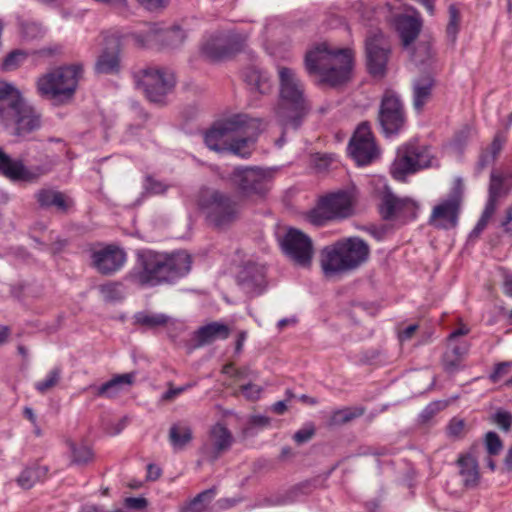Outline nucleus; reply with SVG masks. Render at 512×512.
<instances>
[{
  "label": "nucleus",
  "mask_w": 512,
  "mask_h": 512,
  "mask_svg": "<svg viewBox=\"0 0 512 512\" xmlns=\"http://www.w3.org/2000/svg\"><path fill=\"white\" fill-rule=\"evenodd\" d=\"M263 122L247 114L238 113L218 120L205 133L206 146L215 152H230L242 158L248 157Z\"/></svg>",
  "instance_id": "f257e3e1"
},
{
  "label": "nucleus",
  "mask_w": 512,
  "mask_h": 512,
  "mask_svg": "<svg viewBox=\"0 0 512 512\" xmlns=\"http://www.w3.org/2000/svg\"><path fill=\"white\" fill-rule=\"evenodd\" d=\"M0 124L13 137L26 140L42 126V114L12 84L0 82Z\"/></svg>",
  "instance_id": "f03ea898"
},
{
  "label": "nucleus",
  "mask_w": 512,
  "mask_h": 512,
  "mask_svg": "<svg viewBox=\"0 0 512 512\" xmlns=\"http://www.w3.org/2000/svg\"><path fill=\"white\" fill-rule=\"evenodd\" d=\"M354 55L349 48H336L327 42L311 47L305 55L309 75L322 84L337 86L347 82L352 73Z\"/></svg>",
  "instance_id": "7ed1b4c3"
},
{
  "label": "nucleus",
  "mask_w": 512,
  "mask_h": 512,
  "mask_svg": "<svg viewBox=\"0 0 512 512\" xmlns=\"http://www.w3.org/2000/svg\"><path fill=\"white\" fill-rule=\"evenodd\" d=\"M139 264L141 269L135 276L136 281L142 285L155 286L185 276L190 271L191 258L184 251L168 255L144 250L139 253Z\"/></svg>",
  "instance_id": "20e7f679"
},
{
  "label": "nucleus",
  "mask_w": 512,
  "mask_h": 512,
  "mask_svg": "<svg viewBox=\"0 0 512 512\" xmlns=\"http://www.w3.org/2000/svg\"><path fill=\"white\" fill-rule=\"evenodd\" d=\"M279 103L276 116L285 128L296 129L307 112L304 85L290 67L278 65Z\"/></svg>",
  "instance_id": "39448f33"
},
{
  "label": "nucleus",
  "mask_w": 512,
  "mask_h": 512,
  "mask_svg": "<svg viewBox=\"0 0 512 512\" xmlns=\"http://www.w3.org/2000/svg\"><path fill=\"white\" fill-rule=\"evenodd\" d=\"M369 255L368 245L358 237H350L326 246L321 251V267L327 276L356 269Z\"/></svg>",
  "instance_id": "423d86ee"
},
{
  "label": "nucleus",
  "mask_w": 512,
  "mask_h": 512,
  "mask_svg": "<svg viewBox=\"0 0 512 512\" xmlns=\"http://www.w3.org/2000/svg\"><path fill=\"white\" fill-rule=\"evenodd\" d=\"M81 67L69 65L59 67L38 78V94L55 105L69 102L77 89Z\"/></svg>",
  "instance_id": "0eeeda50"
},
{
  "label": "nucleus",
  "mask_w": 512,
  "mask_h": 512,
  "mask_svg": "<svg viewBox=\"0 0 512 512\" xmlns=\"http://www.w3.org/2000/svg\"><path fill=\"white\" fill-rule=\"evenodd\" d=\"M438 165L439 161L429 146L413 141L398 148L390 171L394 179L404 181L410 174Z\"/></svg>",
  "instance_id": "6e6552de"
},
{
  "label": "nucleus",
  "mask_w": 512,
  "mask_h": 512,
  "mask_svg": "<svg viewBox=\"0 0 512 512\" xmlns=\"http://www.w3.org/2000/svg\"><path fill=\"white\" fill-rule=\"evenodd\" d=\"M357 194L354 188L338 190L320 198L317 206L308 214V221L320 226L324 222L344 219L354 213Z\"/></svg>",
  "instance_id": "1a4fd4ad"
},
{
  "label": "nucleus",
  "mask_w": 512,
  "mask_h": 512,
  "mask_svg": "<svg viewBox=\"0 0 512 512\" xmlns=\"http://www.w3.org/2000/svg\"><path fill=\"white\" fill-rule=\"evenodd\" d=\"M199 206L206 219L216 227H224L233 222L239 208L230 197L218 191H207L202 194Z\"/></svg>",
  "instance_id": "9d476101"
},
{
  "label": "nucleus",
  "mask_w": 512,
  "mask_h": 512,
  "mask_svg": "<svg viewBox=\"0 0 512 512\" xmlns=\"http://www.w3.org/2000/svg\"><path fill=\"white\" fill-rule=\"evenodd\" d=\"M273 171L259 167L236 168L233 172V181L243 194L259 195L266 194L272 183Z\"/></svg>",
  "instance_id": "9b49d317"
},
{
  "label": "nucleus",
  "mask_w": 512,
  "mask_h": 512,
  "mask_svg": "<svg viewBox=\"0 0 512 512\" xmlns=\"http://www.w3.org/2000/svg\"><path fill=\"white\" fill-rule=\"evenodd\" d=\"M390 50V43L380 30L369 31L365 40V51L367 66L373 76L384 75Z\"/></svg>",
  "instance_id": "f8f14e48"
},
{
  "label": "nucleus",
  "mask_w": 512,
  "mask_h": 512,
  "mask_svg": "<svg viewBox=\"0 0 512 512\" xmlns=\"http://www.w3.org/2000/svg\"><path fill=\"white\" fill-rule=\"evenodd\" d=\"M51 168V163L29 168L23 159H14L0 148V174L13 182H34L47 174Z\"/></svg>",
  "instance_id": "ddd939ff"
},
{
  "label": "nucleus",
  "mask_w": 512,
  "mask_h": 512,
  "mask_svg": "<svg viewBox=\"0 0 512 512\" xmlns=\"http://www.w3.org/2000/svg\"><path fill=\"white\" fill-rule=\"evenodd\" d=\"M509 190H512V176L502 177L493 172L490 179L487 203L479 221L469 234L470 240L477 238L483 232L489 220L493 216L500 198L504 196Z\"/></svg>",
  "instance_id": "4468645a"
},
{
  "label": "nucleus",
  "mask_w": 512,
  "mask_h": 512,
  "mask_svg": "<svg viewBox=\"0 0 512 512\" xmlns=\"http://www.w3.org/2000/svg\"><path fill=\"white\" fill-rule=\"evenodd\" d=\"M349 155L360 165H368L379 154L371 128L367 123H361L355 130L348 145Z\"/></svg>",
  "instance_id": "2eb2a0df"
},
{
  "label": "nucleus",
  "mask_w": 512,
  "mask_h": 512,
  "mask_svg": "<svg viewBox=\"0 0 512 512\" xmlns=\"http://www.w3.org/2000/svg\"><path fill=\"white\" fill-rule=\"evenodd\" d=\"M379 121L386 136L399 133L405 126V114L399 96L386 91L380 107Z\"/></svg>",
  "instance_id": "dca6fc26"
},
{
  "label": "nucleus",
  "mask_w": 512,
  "mask_h": 512,
  "mask_svg": "<svg viewBox=\"0 0 512 512\" xmlns=\"http://www.w3.org/2000/svg\"><path fill=\"white\" fill-rule=\"evenodd\" d=\"M139 84L151 102L161 103L173 88L175 77L170 71L149 68L143 71Z\"/></svg>",
  "instance_id": "f3484780"
},
{
  "label": "nucleus",
  "mask_w": 512,
  "mask_h": 512,
  "mask_svg": "<svg viewBox=\"0 0 512 512\" xmlns=\"http://www.w3.org/2000/svg\"><path fill=\"white\" fill-rule=\"evenodd\" d=\"M285 255L300 266L311 263L314 250L311 239L298 229L290 228L281 240Z\"/></svg>",
  "instance_id": "a211bd4d"
},
{
  "label": "nucleus",
  "mask_w": 512,
  "mask_h": 512,
  "mask_svg": "<svg viewBox=\"0 0 512 512\" xmlns=\"http://www.w3.org/2000/svg\"><path fill=\"white\" fill-rule=\"evenodd\" d=\"M122 42L117 33H103L98 46V74H116L121 69Z\"/></svg>",
  "instance_id": "6ab92c4d"
},
{
  "label": "nucleus",
  "mask_w": 512,
  "mask_h": 512,
  "mask_svg": "<svg viewBox=\"0 0 512 512\" xmlns=\"http://www.w3.org/2000/svg\"><path fill=\"white\" fill-rule=\"evenodd\" d=\"M378 181L382 183L385 191L383 192L380 213L384 219H400L409 220L416 217L417 204L411 199L396 197L390 190L387 189L383 179L379 178Z\"/></svg>",
  "instance_id": "aec40b11"
},
{
  "label": "nucleus",
  "mask_w": 512,
  "mask_h": 512,
  "mask_svg": "<svg viewBox=\"0 0 512 512\" xmlns=\"http://www.w3.org/2000/svg\"><path fill=\"white\" fill-rule=\"evenodd\" d=\"M461 193L462 184L460 180H457L450 196L434 207L430 218V221L434 226L443 229H449L456 226Z\"/></svg>",
  "instance_id": "412c9836"
},
{
  "label": "nucleus",
  "mask_w": 512,
  "mask_h": 512,
  "mask_svg": "<svg viewBox=\"0 0 512 512\" xmlns=\"http://www.w3.org/2000/svg\"><path fill=\"white\" fill-rule=\"evenodd\" d=\"M126 253L118 245L98 247V273L110 275L119 271L126 262Z\"/></svg>",
  "instance_id": "4be33fe9"
},
{
  "label": "nucleus",
  "mask_w": 512,
  "mask_h": 512,
  "mask_svg": "<svg viewBox=\"0 0 512 512\" xmlns=\"http://www.w3.org/2000/svg\"><path fill=\"white\" fill-rule=\"evenodd\" d=\"M238 279L245 292L252 296L259 295L265 290V269L262 265L245 266Z\"/></svg>",
  "instance_id": "5701e85b"
},
{
  "label": "nucleus",
  "mask_w": 512,
  "mask_h": 512,
  "mask_svg": "<svg viewBox=\"0 0 512 512\" xmlns=\"http://www.w3.org/2000/svg\"><path fill=\"white\" fill-rule=\"evenodd\" d=\"M234 50L230 37L215 36L203 44L201 53L207 60L218 61L230 55Z\"/></svg>",
  "instance_id": "b1692460"
},
{
  "label": "nucleus",
  "mask_w": 512,
  "mask_h": 512,
  "mask_svg": "<svg viewBox=\"0 0 512 512\" xmlns=\"http://www.w3.org/2000/svg\"><path fill=\"white\" fill-rule=\"evenodd\" d=\"M394 25L402 39L403 45L407 47L418 36L421 22L418 15L413 12V14L397 16Z\"/></svg>",
  "instance_id": "393cba45"
},
{
  "label": "nucleus",
  "mask_w": 512,
  "mask_h": 512,
  "mask_svg": "<svg viewBox=\"0 0 512 512\" xmlns=\"http://www.w3.org/2000/svg\"><path fill=\"white\" fill-rule=\"evenodd\" d=\"M230 330L228 326L219 322H212L200 327L194 335V340L198 346L210 344L216 340L226 339Z\"/></svg>",
  "instance_id": "a878e982"
},
{
  "label": "nucleus",
  "mask_w": 512,
  "mask_h": 512,
  "mask_svg": "<svg viewBox=\"0 0 512 512\" xmlns=\"http://www.w3.org/2000/svg\"><path fill=\"white\" fill-rule=\"evenodd\" d=\"M36 199L41 207H55L60 212H67L73 205V201L65 194L52 189H41L36 194Z\"/></svg>",
  "instance_id": "bb28decb"
},
{
  "label": "nucleus",
  "mask_w": 512,
  "mask_h": 512,
  "mask_svg": "<svg viewBox=\"0 0 512 512\" xmlns=\"http://www.w3.org/2000/svg\"><path fill=\"white\" fill-rule=\"evenodd\" d=\"M245 81L251 89L260 94H268L272 91L273 83L270 75L258 66H252L245 72Z\"/></svg>",
  "instance_id": "cd10ccee"
},
{
  "label": "nucleus",
  "mask_w": 512,
  "mask_h": 512,
  "mask_svg": "<svg viewBox=\"0 0 512 512\" xmlns=\"http://www.w3.org/2000/svg\"><path fill=\"white\" fill-rule=\"evenodd\" d=\"M434 80L430 75H425L417 78L413 83V105L414 108L421 112L430 100Z\"/></svg>",
  "instance_id": "c85d7f7f"
},
{
  "label": "nucleus",
  "mask_w": 512,
  "mask_h": 512,
  "mask_svg": "<svg viewBox=\"0 0 512 512\" xmlns=\"http://www.w3.org/2000/svg\"><path fill=\"white\" fill-rule=\"evenodd\" d=\"M459 473L465 486H474L480 475L478 463L472 452L463 454L458 459Z\"/></svg>",
  "instance_id": "c756f323"
},
{
  "label": "nucleus",
  "mask_w": 512,
  "mask_h": 512,
  "mask_svg": "<svg viewBox=\"0 0 512 512\" xmlns=\"http://www.w3.org/2000/svg\"><path fill=\"white\" fill-rule=\"evenodd\" d=\"M134 380V373H126L115 376L109 382L104 384L100 389H98V395L114 397L124 391H127L129 387L134 383Z\"/></svg>",
  "instance_id": "7c9ffc66"
},
{
  "label": "nucleus",
  "mask_w": 512,
  "mask_h": 512,
  "mask_svg": "<svg viewBox=\"0 0 512 512\" xmlns=\"http://www.w3.org/2000/svg\"><path fill=\"white\" fill-rule=\"evenodd\" d=\"M192 439L190 426L184 422H178L171 426L169 440L174 450H182Z\"/></svg>",
  "instance_id": "2f4dec72"
},
{
  "label": "nucleus",
  "mask_w": 512,
  "mask_h": 512,
  "mask_svg": "<svg viewBox=\"0 0 512 512\" xmlns=\"http://www.w3.org/2000/svg\"><path fill=\"white\" fill-rule=\"evenodd\" d=\"M47 473V466L34 465L32 467H27L17 478V483L23 489H30L35 485V483L44 479Z\"/></svg>",
  "instance_id": "473e14b6"
},
{
  "label": "nucleus",
  "mask_w": 512,
  "mask_h": 512,
  "mask_svg": "<svg viewBox=\"0 0 512 512\" xmlns=\"http://www.w3.org/2000/svg\"><path fill=\"white\" fill-rule=\"evenodd\" d=\"M210 442L215 451L221 452L231 445L232 437L223 425L216 424L211 430Z\"/></svg>",
  "instance_id": "72a5a7b5"
},
{
  "label": "nucleus",
  "mask_w": 512,
  "mask_h": 512,
  "mask_svg": "<svg viewBox=\"0 0 512 512\" xmlns=\"http://www.w3.org/2000/svg\"><path fill=\"white\" fill-rule=\"evenodd\" d=\"M215 497L214 489H209L198 494L193 500L181 509V512H203Z\"/></svg>",
  "instance_id": "f704fd0d"
},
{
  "label": "nucleus",
  "mask_w": 512,
  "mask_h": 512,
  "mask_svg": "<svg viewBox=\"0 0 512 512\" xmlns=\"http://www.w3.org/2000/svg\"><path fill=\"white\" fill-rule=\"evenodd\" d=\"M27 54L22 50L11 51L3 59L1 69L5 72L14 71L26 60Z\"/></svg>",
  "instance_id": "c9c22d12"
},
{
  "label": "nucleus",
  "mask_w": 512,
  "mask_h": 512,
  "mask_svg": "<svg viewBox=\"0 0 512 512\" xmlns=\"http://www.w3.org/2000/svg\"><path fill=\"white\" fill-rule=\"evenodd\" d=\"M69 448L72 453V463L82 465L92 458V450L85 445L77 446L73 442H69Z\"/></svg>",
  "instance_id": "e433bc0d"
},
{
  "label": "nucleus",
  "mask_w": 512,
  "mask_h": 512,
  "mask_svg": "<svg viewBox=\"0 0 512 512\" xmlns=\"http://www.w3.org/2000/svg\"><path fill=\"white\" fill-rule=\"evenodd\" d=\"M60 377L61 370L59 368H54L48 373L47 377L44 380L35 383V389L38 392L44 394L48 390L52 389L57 385V383L60 380Z\"/></svg>",
  "instance_id": "4c0bfd02"
},
{
  "label": "nucleus",
  "mask_w": 512,
  "mask_h": 512,
  "mask_svg": "<svg viewBox=\"0 0 512 512\" xmlns=\"http://www.w3.org/2000/svg\"><path fill=\"white\" fill-rule=\"evenodd\" d=\"M136 320L142 325L156 327L165 324L168 318L163 314L139 313L136 315Z\"/></svg>",
  "instance_id": "58836bf2"
},
{
  "label": "nucleus",
  "mask_w": 512,
  "mask_h": 512,
  "mask_svg": "<svg viewBox=\"0 0 512 512\" xmlns=\"http://www.w3.org/2000/svg\"><path fill=\"white\" fill-rule=\"evenodd\" d=\"M100 292L107 301H115L123 297L122 286L116 283L102 285Z\"/></svg>",
  "instance_id": "ea45409f"
},
{
  "label": "nucleus",
  "mask_w": 512,
  "mask_h": 512,
  "mask_svg": "<svg viewBox=\"0 0 512 512\" xmlns=\"http://www.w3.org/2000/svg\"><path fill=\"white\" fill-rule=\"evenodd\" d=\"M485 446L489 455H497L502 450V441L495 432H488L485 436Z\"/></svg>",
  "instance_id": "a19ab883"
},
{
  "label": "nucleus",
  "mask_w": 512,
  "mask_h": 512,
  "mask_svg": "<svg viewBox=\"0 0 512 512\" xmlns=\"http://www.w3.org/2000/svg\"><path fill=\"white\" fill-rule=\"evenodd\" d=\"M165 38L169 41V46L176 47L185 40L186 33L181 28L174 27L165 33Z\"/></svg>",
  "instance_id": "79ce46f5"
},
{
  "label": "nucleus",
  "mask_w": 512,
  "mask_h": 512,
  "mask_svg": "<svg viewBox=\"0 0 512 512\" xmlns=\"http://www.w3.org/2000/svg\"><path fill=\"white\" fill-rule=\"evenodd\" d=\"M493 420L504 431H508L512 425V415L507 411L496 412Z\"/></svg>",
  "instance_id": "37998d69"
},
{
  "label": "nucleus",
  "mask_w": 512,
  "mask_h": 512,
  "mask_svg": "<svg viewBox=\"0 0 512 512\" xmlns=\"http://www.w3.org/2000/svg\"><path fill=\"white\" fill-rule=\"evenodd\" d=\"M242 394L251 400L258 399L261 394V387L252 383H239Z\"/></svg>",
  "instance_id": "c03bdc74"
},
{
  "label": "nucleus",
  "mask_w": 512,
  "mask_h": 512,
  "mask_svg": "<svg viewBox=\"0 0 512 512\" xmlns=\"http://www.w3.org/2000/svg\"><path fill=\"white\" fill-rule=\"evenodd\" d=\"M512 368V362H501L495 366L493 373L490 375V379L492 382H497L504 375H506L510 369Z\"/></svg>",
  "instance_id": "a18cd8bd"
},
{
  "label": "nucleus",
  "mask_w": 512,
  "mask_h": 512,
  "mask_svg": "<svg viewBox=\"0 0 512 512\" xmlns=\"http://www.w3.org/2000/svg\"><path fill=\"white\" fill-rule=\"evenodd\" d=\"M465 422L461 419H452L447 427V432L451 437H459L464 433Z\"/></svg>",
  "instance_id": "49530a36"
},
{
  "label": "nucleus",
  "mask_w": 512,
  "mask_h": 512,
  "mask_svg": "<svg viewBox=\"0 0 512 512\" xmlns=\"http://www.w3.org/2000/svg\"><path fill=\"white\" fill-rule=\"evenodd\" d=\"M137 2L149 11H156L165 8L170 0H137Z\"/></svg>",
  "instance_id": "de8ad7c7"
},
{
  "label": "nucleus",
  "mask_w": 512,
  "mask_h": 512,
  "mask_svg": "<svg viewBox=\"0 0 512 512\" xmlns=\"http://www.w3.org/2000/svg\"><path fill=\"white\" fill-rule=\"evenodd\" d=\"M125 506L133 510H143L147 506V501L143 497H129L125 499Z\"/></svg>",
  "instance_id": "09e8293b"
},
{
  "label": "nucleus",
  "mask_w": 512,
  "mask_h": 512,
  "mask_svg": "<svg viewBox=\"0 0 512 512\" xmlns=\"http://www.w3.org/2000/svg\"><path fill=\"white\" fill-rule=\"evenodd\" d=\"M223 373L226 375H234L239 381L245 378H249L251 373H248L246 370H236L233 365L229 364L224 366Z\"/></svg>",
  "instance_id": "8fccbe9b"
},
{
  "label": "nucleus",
  "mask_w": 512,
  "mask_h": 512,
  "mask_svg": "<svg viewBox=\"0 0 512 512\" xmlns=\"http://www.w3.org/2000/svg\"><path fill=\"white\" fill-rule=\"evenodd\" d=\"M450 22L447 27V32L449 35L455 36L457 33V22H458V14L455 7H450Z\"/></svg>",
  "instance_id": "3c124183"
},
{
  "label": "nucleus",
  "mask_w": 512,
  "mask_h": 512,
  "mask_svg": "<svg viewBox=\"0 0 512 512\" xmlns=\"http://www.w3.org/2000/svg\"><path fill=\"white\" fill-rule=\"evenodd\" d=\"M190 387H191V385H184V386H180V387H176V388H170L168 391H166L163 394L162 399L167 400V401L173 400L176 397H178L180 394L185 392Z\"/></svg>",
  "instance_id": "603ef678"
},
{
  "label": "nucleus",
  "mask_w": 512,
  "mask_h": 512,
  "mask_svg": "<svg viewBox=\"0 0 512 512\" xmlns=\"http://www.w3.org/2000/svg\"><path fill=\"white\" fill-rule=\"evenodd\" d=\"M313 432H314V430L312 427L301 429L294 434V440L297 443L306 442L311 438V436L313 435Z\"/></svg>",
  "instance_id": "864d4df0"
},
{
  "label": "nucleus",
  "mask_w": 512,
  "mask_h": 512,
  "mask_svg": "<svg viewBox=\"0 0 512 512\" xmlns=\"http://www.w3.org/2000/svg\"><path fill=\"white\" fill-rule=\"evenodd\" d=\"M146 189L150 193L160 194V193H163L166 188H165V186L162 183L154 181L151 178H148L147 182H146Z\"/></svg>",
  "instance_id": "5fc2aeb1"
},
{
  "label": "nucleus",
  "mask_w": 512,
  "mask_h": 512,
  "mask_svg": "<svg viewBox=\"0 0 512 512\" xmlns=\"http://www.w3.org/2000/svg\"><path fill=\"white\" fill-rule=\"evenodd\" d=\"M501 226L506 233L512 236V205L507 209L506 215L501 222Z\"/></svg>",
  "instance_id": "6e6d98bb"
},
{
  "label": "nucleus",
  "mask_w": 512,
  "mask_h": 512,
  "mask_svg": "<svg viewBox=\"0 0 512 512\" xmlns=\"http://www.w3.org/2000/svg\"><path fill=\"white\" fill-rule=\"evenodd\" d=\"M355 415L349 410H340L334 414V422H346L354 418Z\"/></svg>",
  "instance_id": "4d7b16f0"
},
{
  "label": "nucleus",
  "mask_w": 512,
  "mask_h": 512,
  "mask_svg": "<svg viewBox=\"0 0 512 512\" xmlns=\"http://www.w3.org/2000/svg\"><path fill=\"white\" fill-rule=\"evenodd\" d=\"M417 329V325L415 324H412V325H409L408 327H406L400 334H399V338L401 341H405V340H408L410 339L413 334L415 333Z\"/></svg>",
  "instance_id": "13d9d810"
},
{
  "label": "nucleus",
  "mask_w": 512,
  "mask_h": 512,
  "mask_svg": "<svg viewBox=\"0 0 512 512\" xmlns=\"http://www.w3.org/2000/svg\"><path fill=\"white\" fill-rule=\"evenodd\" d=\"M468 332H469V329L465 326H461L460 328H458L457 330L452 332L449 337V345L450 346L454 345V341L457 337L466 335Z\"/></svg>",
  "instance_id": "bf43d9fd"
},
{
  "label": "nucleus",
  "mask_w": 512,
  "mask_h": 512,
  "mask_svg": "<svg viewBox=\"0 0 512 512\" xmlns=\"http://www.w3.org/2000/svg\"><path fill=\"white\" fill-rule=\"evenodd\" d=\"M147 473H148V475H147L148 479L156 480L160 476L161 471H160L159 467H157L155 465H149Z\"/></svg>",
  "instance_id": "052dcab7"
},
{
  "label": "nucleus",
  "mask_w": 512,
  "mask_h": 512,
  "mask_svg": "<svg viewBox=\"0 0 512 512\" xmlns=\"http://www.w3.org/2000/svg\"><path fill=\"white\" fill-rule=\"evenodd\" d=\"M287 409L285 401H278L272 405V411L276 414H283Z\"/></svg>",
  "instance_id": "680f3d73"
},
{
  "label": "nucleus",
  "mask_w": 512,
  "mask_h": 512,
  "mask_svg": "<svg viewBox=\"0 0 512 512\" xmlns=\"http://www.w3.org/2000/svg\"><path fill=\"white\" fill-rule=\"evenodd\" d=\"M422 52H423V53H426L429 57H431L430 48H429L428 46H426V45H420V46L418 47V49H417V52H416V53H415V55L413 56V60H414L415 62L420 61V60H419V54H420V53H422Z\"/></svg>",
  "instance_id": "e2e57ef3"
},
{
  "label": "nucleus",
  "mask_w": 512,
  "mask_h": 512,
  "mask_svg": "<svg viewBox=\"0 0 512 512\" xmlns=\"http://www.w3.org/2000/svg\"><path fill=\"white\" fill-rule=\"evenodd\" d=\"M504 292L512 297V275H507L504 280Z\"/></svg>",
  "instance_id": "0e129e2a"
},
{
  "label": "nucleus",
  "mask_w": 512,
  "mask_h": 512,
  "mask_svg": "<svg viewBox=\"0 0 512 512\" xmlns=\"http://www.w3.org/2000/svg\"><path fill=\"white\" fill-rule=\"evenodd\" d=\"M468 350V347L467 345H463L461 347H458V346H454L453 347V354L457 357V358H460L462 355H464Z\"/></svg>",
  "instance_id": "69168bd1"
},
{
  "label": "nucleus",
  "mask_w": 512,
  "mask_h": 512,
  "mask_svg": "<svg viewBox=\"0 0 512 512\" xmlns=\"http://www.w3.org/2000/svg\"><path fill=\"white\" fill-rule=\"evenodd\" d=\"M491 149H492V155L490 156V158H494L495 155L500 151L501 149V143L498 139H495L493 141V143L491 144Z\"/></svg>",
  "instance_id": "338daca9"
},
{
  "label": "nucleus",
  "mask_w": 512,
  "mask_h": 512,
  "mask_svg": "<svg viewBox=\"0 0 512 512\" xmlns=\"http://www.w3.org/2000/svg\"><path fill=\"white\" fill-rule=\"evenodd\" d=\"M505 464L509 470H512V448L508 451L505 459Z\"/></svg>",
  "instance_id": "774afa93"
}]
</instances>
